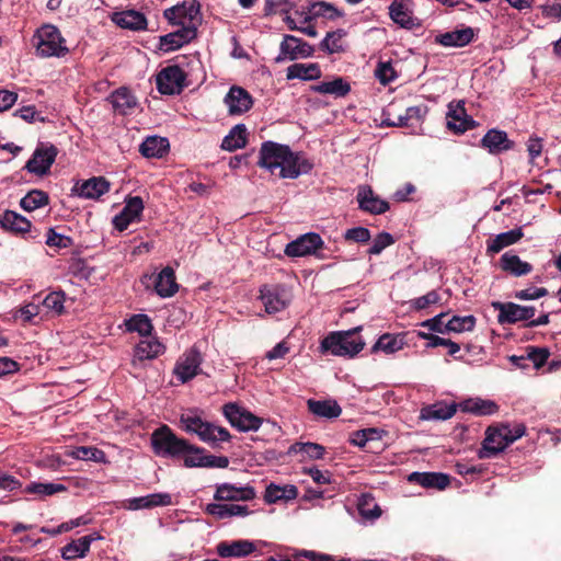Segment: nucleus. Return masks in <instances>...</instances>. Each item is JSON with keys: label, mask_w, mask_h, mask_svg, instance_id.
Masks as SVG:
<instances>
[{"label": "nucleus", "mask_w": 561, "mask_h": 561, "mask_svg": "<svg viewBox=\"0 0 561 561\" xmlns=\"http://www.w3.org/2000/svg\"><path fill=\"white\" fill-rule=\"evenodd\" d=\"M313 47L304 39L294 35L285 34L279 44V53L275 57L277 64L286 60H297L300 58H309L313 55Z\"/></svg>", "instance_id": "10"}, {"label": "nucleus", "mask_w": 561, "mask_h": 561, "mask_svg": "<svg viewBox=\"0 0 561 561\" xmlns=\"http://www.w3.org/2000/svg\"><path fill=\"white\" fill-rule=\"evenodd\" d=\"M31 226L32 224L28 219L13 210H5L0 215V227L4 230L24 233L30 231Z\"/></svg>", "instance_id": "40"}, {"label": "nucleus", "mask_w": 561, "mask_h": 561, "mask_svg": "<svg viewBox=\"0 0 561 561\" xmlns=\"http://www.w3.org/2000/svg\"><path fill=\"white\" fill-rule=\"evenodd\" d=\"M163 15L171 24L181 27L192 26L197 33L201 12L199 3L196 0H184L182 3L167 9Z\"/></svg>", "instance_id": "6"}, {"label": "nucleus", "mask_w": 561, "mask_h": 561, "mask_svg": "<svg viewBox=\"0 0 561 561\" xmlns=\"http://www.w3.org/2000/svg\"><path fill=\"white\" fill-rule=\"evenodd\" d=\"M423 118L422 108L419 106H411L405 110L403 115H399L392 123H387V126L405 127L409 126V121L420 123Z\"/></svg>", "instance_id": "56"}, {"label": "nucleus", "mask_w": 561, "mask_h": 561, "mask_svg": "<svg viewBox=\"0 0 561 561\" xmlns=\"http://www.w3.org/2000/svg\"><path fill=\"white\" fill-rule=\"evenodd\" d=\"M256 497L255 489L250 485L220 483L216 485L214 499L218 502H248Z\"/></svg>", "instance_id": "14"}, {"label": "nucleus", "mask_w": 561, "mask_h": 561, "mask_svg": "<svg viewBox=\"0 0 561 561\" xmlns=\"http://www.w3.org/2000/svg\"><path fill=\"white\" fill-rule=\"evenodd\" d=\"M255 551L254 542L245 539L231 542L222 541L217 545V553L222 558H243Z\"/></svg>", "instance_id": "25"}, {"label": "nucleus", "mask_w": 561, "mask_h": 561, "mask_svg": "<svg viewBox=\"0 0 561 561\" xmlns=\"http://www.w3.org/2000/svg\"><path fill=\"white\" fill-rule=\"evenodd\" d=\"M394 243L393 237L388 232H380L374 239L368 253L373 255L380 254L386 248L390 247Z\"/></svg>", "instance_id": "62"}, {"label": "nucleus", "mask_w": 561, "mask_h": 561, "mask_svg": "<svg viewBox=\"0 0 561 561\" xmlns=\"http://www.w3.org/2000/svg\"><path fill=\"white\" fill-rule=\"evenodd\" d=\"M151 445L160 457H181L188 448V442L178 437L168 425H162L151 434Z\"/></svg>", "instance_id": "5"}, {"label": "nucleus", "mask_w": 561, "mask_h": 561, "mask_svg": "<svg viewBox=\"0 0 561 561\" xmlns=\"http://www.w3.org/2000/svg\"><path fill=\"white\" fill-rule=\"evenodd\" d=\"M473 125L474 121L466 114L465 108L460 104L456 108L449 106L447 114V126L449 129L460 134L471 129Z\"/></svg>", "instance_id": "36"}, {"label": "nucleus", "mask_w": 561, "mask_h": 561, "mask_svg": "<svg viewBox=\"0 0 561 561\" xmlns=\"http://www.w3.org/2000/svg\"><path fill=\"white\" fill-rule=\"evenodd\" d=\"M462 412L471 413L478 416L493 415L499 411L495 401L482 398H469L459 403Z\"/></svg>", "instance_id": "27"}, {"label": "nucleus", "mask_w": 561, "mask_h": 561, "mask_svg": "<svg viewBox=\"0 0 561 561\" xmlns=\"http://www.w3.org/2000/svg\"><path fill=\"white\" fill-rule=\"evenodd\" d=\"M142 210L144 202L141 197H127L125 201V206L121 213L113 218L114 227L119 231H124L131 222L138 221L140 219Z\"/></svg>", "instance_id": "18"}, {"label": "nucleus", "mask_w": 561, "mask_h": 561, "mask_svg": "<svg viewBox=\"0 0 561 561\" xmlns=\"http://www.w3.org/2000/svg\"><path fill=\"white\" fill-rule=\"evenodd\" d=\"M389 15L396 24L408 30L420 25L419 20L413 15L412 0H393L389 5Z\"/></svg>", "instance_id": "19"}, {"label": "nucleus", "mask_w": 561, "mask_h": 561, "mask_svg": "<svg viewBox=\"0 0 561 561\" xmlns=\"http://www.w3.org/2000/svg\"><path fill=\"white\" fill-rule=\"evenodd\" d=\"M446 313L442 312L435 317L427 319L421 323V327L442 334L448 333L447 322H445Z\"/></svg>", "instance_id": "63"}, {"label": "nucleus", "mask_w": 561, "mask_h": 561, "mask_svg": "<svg viewBox=\"0 0 561 561\" xmlns=\"http://www.w3.org/2000/svg\"><path fill=\"white\" fill-rule=\"evenodd\" d=\"M380 438V433L377 428H365L359 430L351 434L350 442L354 446L365 447L370 440H377Z\"/></svg>", "instance_id": "57"}, {"label": "nucleus", "mask_w": 561, "mask_h": 561, "mask_svg": "<svg viewBox=\"0 0 561 561\" xmlns=\"http://www.w3.org/2000/svg\"><path fill=\"white\" fill-rule=\"evenodd\" d=\"M108 101L115 113L121 115L131 114L138 105L136 96L125 87L118 88L108 96Z\"/></svg>", "instance_id": "23"}, {"label": "nucleus", "mask_w": 561, "mask_h": 561, "mask_svg": "<svg viewBox=\"0 0 561 561\" xmlns=\"http://www.w3.org/2000/svg\"><path fill=\"white\" fill-rule=\"evenodd\" d=\"M112 21L117 26L130 31H144L147 27L146 16L135 10L116 12L113 14Z\"/></svg>", "instance_id": "26"}, {"label": "nucleus", "mask_w": 561, "mask_h": 561, "mask_svg": "<svg viewBox=\"0 0 561 561\" xmlns=\"http://www.w3.org/2000/svg\"><path fill=\"white\" fill-rule=\"evenodd\" d=\"M154 289L162 298L172 297L176 294L179 285L175 282V274L172 267L167 266L157 275Z\"/></svg>", "instance_id": "32"}, {"label": "nucleus", "mask_w": 561, "mask_h": 561, "mask_svg": "<svg viewBox=\"0 0 561 561\" xmlns=\"http://www.w3.org/2000/svg\"><path fill=\"white\" fill-rule=\"evenodd\" d=\"M481 144L490 153H500L513 147V141L508 139L507 134L499 129H490L481 139Z\"/></svg>", "instance_id": "31"}, {"label": "nucleus", "mask_w": 561, "mask_h": 561, "mask_svg": "<svg viewBox=\"0 0 561 561\" xmlns=\"http://www.w3.org/2000/svg\"><path fill=\"white\" fill-rule=\"evenodd\" d=\"M493 307L499 310L497 321L502 324L531 320L536 313L535 307L519 306L514 302H494Z\"/></svg>", "instance_id": "16"}, {"label": "nucleus", "mask_w": 561, "mask_h": 561, "mask_svg": "<svg viewBox=\"0 0 561 561\" xmlns=\"http://www.w3.org/2000/svg\"><path fill=\"white\" fill-rule=\"evenodd\" d=\"M473 30L468 26L440 34L436 41L446 47H463L473 39Z\"/></svg>", "instance_id": "35"}, {"label": "nucleus", "mask_w": 561, "mask_h": 561, "mask_svg": "<svg viewBox=\"0 0 561 561\" xmlns=\"http://www.w3.org/2000/svg\"><path fill=\"white\" fill-rule=\"evenodd\" d=\"M364 346L365 342L359 335V328H355L330 333L321 341L320 348L323 353L334 356L354 357Z\"/></svg>", "instance_id": "3"}, {"label": "nucleus", "mask_w": 561, "mask_h": 561, "mask_svg": "<svg viewBox=\"0 0 561 561\" xmlns=\"http://www.w3.org/2000/svg\"><path fill=\"white\" fill-rule=\"evenodd\" d=\"M308 410L318 417L335 419L341 415L342 409L335 400H314L307 401Z\"/></svg>", "instance_id": "34"}, {"label": "nucleus", "mask_w": 561, "mask_h": 561, "mask_svg": "<svg viewBox=\"0 0 561 561\" xmlns=\"http://www.w3.org/2000/svg\"><path fill=\"white\" fill-rule=\"evenodd\" d=\"M375 77L383 85L389 84L397 78V72L391 61H380L375 69Z\"/></svg>", "instance_id": "58"}, {"label": "nucleus", "mask_w": 561, "mask_h": 561, "mask_svg": "<svg viewBox=\"0 0 561 561\" xmlns=\"http://www.w3.org/2000/svg\"><path fill=\"white\" fill-rule=\"evenodd\" d=\"M312 90L321 94H331L336 98H343L351 91V87L342 78H336L332 81L320 82L319 84L313 85Z\"/></svg>", "instance_id": "46"}, {"label": "nucleus", "mask_w": 561, "mask_h": 561, "mask_svg": "<svg viewBox=\"0 0 561 561\" xmlns=\"http://www.w3.org/2000/svg\"><path fill=\"white\" fill-rule=\"evenodd\" d=\"M523 236L524 233L522 228H516L506 232L499 233L494 238L488 240L486 252L490 254L499 253L504 248L518 242Z\"/></svg>", "instance_id": "33"}, {"label": "nucleus", "mask_w": 561, "mask_h": 561, "mask_svg": "<svg viewBox=\"0 0 561 561\" xmlns=\"http://www.w3.org/2000/svg\"><path fill=\"white\" fill-rule=\"evenodd\" d=\"M64 304L65 294L61 291H53L42 301V305L46 310L53 311L57 314H60L64 311Z\"/></svg>", "instance_id": "59"}, {"label": "nucleus", "mask_w": 561, "mask_h": 561, "mask_svg": "<svg viewBox=\"0 0 561 561\" xmlns=\"http://www.w3.org/2000/svg\"><path fill=\"white\" fill-rule=\"evenodd\" d=\"M525 434L526 426L523 423H516L514 426H511L508 423L489 426L485 431L481 448L478 450V457L480 459L493 458Z\"/></svg>", "instance_id": "2"}, {"label": "nucleus", "mask_w": 561, "mask_h": 561, "mask_svg": "<svg viewBox=\"0 0 561 561\" xmlns=\"http://www.w3.org/2000/svg\"><path fill=\"white\" fill-rule=\"evenodd\" d=\"M550 352L546 347H527L526 359L533 362L536 369L541 368L549 358Z\"/></svg>", "instance_id": "60"}, {"label": "nucleus", "mask_w": 561, "mask_h": 561, "mask_svg": "<svg viewBox=\"0 0 561 561\" xmlns=\"http://www.w3.org/2000/svg\"><path fill=\"white\" fill-rule=\"evenodd\" d=\"M186 76L179 65L167 66L156 77L157 89L161 94H179L187 85Z\"/></svg>", "instance_id": "8"}, {"label": "nucleus", "mask_w": 561, "mask_h": 561, "mask_svg": "<svg viewBox=\"0 0 561 561\" xmlns=\"http://www.w3.org/2000/svg\"><path fill=\"white\" fill-rule=\"evenodd\" d=\"M323 248V240L316 232L305 233L289 242L285 248V254L290 257H300L316 254Z\"/></svg>", "instance_id": "15"}, {"label": "nucleus", "mask_w": 561, "mask_h": 561, "mask_svg": "<svg viewBox=\"0 0 561 561\" xmlns=\"http://www.w3.org/2000/svg\"><path fill=\"white\" fill-rule=\"evenodd\" d=\"M409 481L423 488L437 490H444L450 482L449 477L440 472H412L409 476Z\"/></svg>", "instance_id": "30"}, {"label": "nucleus", "mask_w": 561, "mask_h": 561, "mask_svg": "<svg viewBox=\"0 0 561 561\" xmlns=\"http://www.w3.org/2000/svg\"><path fill=\"white\" fill-rule=\"evenodd\" d=\"M224 103L230 116H239L251 110L253 98L245 89L233 85L224 98Z\"/></svg>", "instance_id": "17"}, {"label": "nucleus", "mask_w": 561, "mask_h": 561, "mask_svg": "<svg viewBox=\"0 0 561 561\" xmlns=\"http://www.w3.org/2000/svg\"><path fill=\"white\" fill-rule=\"evenodd\" d=\"M58 150L54 145L41 144L25 164L28 173L37 176L46 175L56 160Z\"/></svg>", "instance_id": "11"}, {"label": "nucleus", "mask_w": 561, "mask_h": 561, "mask_svg": "<svg viewBox=\"0 0 561 561\" xmlns=\"http://www.w3.org/2000/svg\"><path fill=\"white\" fill-rule=\"evenodd\" d=\"M404 336L401 334L385 333L371 347L373 353L382 352L387 355L401 351L404 346Z\"/></svg>", "instance_id": "43"}, {"label": "nucleus", "mask_w": 561, "mask_h": 561, "mask_svg": "<svg viewBox=\"0 0 561 561\" xmlns=\"http://www.w3.org/2000/svg\"><path fill=\"white\" fill-rule=\"evenodd\" d=\"M321 77L318 64H293L286 70V79H299L304 81L317 80Z\"/></svg>", "instance_id": "42"}, {"label": "nucleus", "mask_w": 561, "mask_h": 561, "mask_svg": "<svg viewBox=\"0 0 561 561\" xmlns=\"http://www.w3.org/2000/svg\"><path fill=\"white\" fill-rule=\"evenodd\" d=\"M48 195L39 190L28 192L20 202V206L25 211H33L48 204Z\"/></svg>", "instance_id": "51"}, {"label": "nucleus", "mask_w": 561, "mask_h": 561, "mask_svg": "<svg viewBox=\"0 0 561 561\" xmlns=\"http://www.w3.org/2000/svg\"><path fill=\"white\" fill-rule=\"evenodd\" d=\"M67 490L66 485L61 483L54 482H31L24 489L25 493L36 494L39 497H46L54 495L56 493L65 492Z\"/></svg>", "instance_id": "48"}, {"label": "nucleus", "mask_w": 561, "mask_h": 561, "mask_svg": "<svg viewBox=\"0 0 561 561\" xmlns=\"http://www.w3.org/2000/svg\"><path fill=\"white\" fill-rule=\"evenodd\" d=\"M344 12L337 9L332 3L325 1L313 2L308 8V14L305 16V22H310L311 20L323 18L327 20H336L342 18Z\"/></svg>", "instance_id": "38"}, {"label": "nucleus", "mask_w": 561, "mask_h": 561, "mask_svg": "<svg viewBox=\"0 0 561 561\" xmlns=\"http://www.w3.org/2000/svg\"><path fill=\"white\" fill-rule=\"evenodd\" d=\"M345 32L342 30H337L334 32H329L325 37L320 43V48L328 54H336L344 50L343 47V37Z\"/></svg>", "instance_id": "52"}, {"label": "nucleus", "mask_w": 561, "mask_h": 561, "mask_svg": "<svg viewBox=\"0 0 561 561\" xmlns=\"http://www.w3.org/2000/svg\"><path fill=\"white\" fill-rule=\"evenodd\" d=\"M126 327L130 332H138L142 336L150 335L152 331V324L148 316L135 314L127 322Z\"/></svg>", "instance_id": "55"}, {"label": "nucleus", "mask_w": 561, "mask_h": 561, "mask_svg": "<svg viewBox=\"0 0 561 561\" xmlns=\"http://www.w3.org/2000/svg\"><path fill=\"white\" fill-rule=\"evenodd\" d=\"M67 456L79 459L90 460L98 463L106 462V455L103 450L92 446H80L67 451Z\"/></svg>", "instance_id": "47"}, {"label": "nucleus", "mask_w": 561, "mask_h": 561, "mask_svg": "<svg viewBox=\"0 0 561 561\" xmlns=\"http://www.w3.org/2000/svg\"><path fill=\"white\" fill-rule=\"evenodd\" d=\"M476 325V318L473 316H454L447 321V330L449 332L462 333L472 331Z\"/></svg>", "instance_id": "54"}, {"label": "nucleus", "mask_w": 561, "mask_h": 561, "mask_svg": "<svg viewBox=\"0 0 561 561\" xmlns=\"http://www.w3.org/2000/svg\"><path fill=\"white\" fill-rule=\"evenodd\" d=\"M197 437L203 443L217 447L224 442H229L231 435L227 428L206 421L197 434Z\"/></svg>", "instance_id": "29"}, {"label": "nucleus", "mask_w": 561, "mask_h": 561, "mask_svg": "<svg viewBox=\"0 0 561 561\" xmlns=\"http://www.w3.org/2000/svg\"><path fill=\"white\" fill-rule=\"evenodd\" d=\"M247 144V127L244 124L233 126L229 134L225 136L221 142V149L226 151H234L241 149Z\"/></svg>", "instance_id": "45"}, {"label": "nucleus", "mask_w": 561, "mask_h": 561, "mask_svg": "<svg viewBox=\"0 0 561 561\" xmlns=\"http://www.w3.org/2000/svg\"><path fill=\"white\" fill-rule=\"evenodd\" d=\"M265 312L275 314L285 310L291 301L290 291L279 284H267L260 288V296Z\"/></svg>", "instance_id": "7"}, {"label": "nucleus", "mask_w": 561, "mask_h": 561, "mask_svg": "<svg viewBox=\"0 0 561 561\" xmlns=\"http://www.w3.org/2000/svg\"><path fill=\"white\" fill-rule=\"evenodd\" d=\"M37 55L42 57H62L68 54L66 41L59 30L50 24L43 25L33 37Z\"/></svg>", "instance_id": "4"}, {"label": "nucleus", "mask_w": 561, "mask_h": 561, "mask_svg": "<svg viewBox=\"0 0 561 561\" xmlns=\"http://www.w3.org/2000/svg\"><path fill=\"white\" fill-rule=\"evenodd\" d=\"M457 409L455 404L436 402L434 404L424 407L421 410V419L426 421H446L453 417Z\"/></svg>", "instance_id": "41"}, {"label": "nucleus", "mask_w": 561, "mask_h": 561, "mask_svg": "<svg viewBox=\"0 0 561 561\" xmlns=\"http://www.w3.org/2000/svg\"><path fill=\"white\" fill-rule=\"evenodd\" d=\"M170 148L165 137L149 136L140 145L139 151L146 158H162Z\"/></svg>", "instance_id": "39"}, {"label": "nucleus", "mask_w": 561, "mask_h": 561, "mask_svg": "<svg viewBox=\"0 0 561 561\" xmlns=\"http://www.w3.org/2000/svg\"><path fill=\"white\" fill-rule=\"evenodd\" d=\"M110 182L103 176H93L83 182H77L72 193L87 199H98L110 191Z\"/></svg>", "instance_id": "20"}, {"label": "nucleus", "mask_w": 561, "mask_h": 561, "mask_svg": "<svg viewBox=\"0 0 561 561\" xmlns=\"http://www.w3.org/2000/svg\"><path fill=\"white\" fill-rule=\"evenodd\" d=\"M500 267L512 276L520 277L533 271V265L522 261L520 257L512 251L505 252L500 259Z\"/></svg>", "instance_id": "28"}, {"label": "nucleus", "mask_w": 561, "mask_h": 561, "mask_svg": "<svg viewBox=\"0 0 561 561\" xmlns=\"http://www.w3.org/2000/svg\"><path fill=\"white\" fill-rule=\"evenodd\" d=\"M185 467L226 468L229 460L225 456L206 455L204 449L188 443V448L181 455Z\"/></svg>", "instance_id": "12"}, {"label": "nucleus", "mask_w": 561, "mask_h": 561, "mask_svg": "<svg viewBox=\"0 0 561 561\" xmlns=\"http://www.w3.org/2000/svg\"><path fill=\"white\" fill-rule=\"evenodd\" d=\"M293 9L289 0H265L264 14L272 15L276 13L287 14Z\"/></svg>", "instance_id": "61"}, {"label": "nucleus", "mask_w": 561, "mask_h": 561, "mask_svg": "<svg viewBox=\"0 0 561 561\" xmlns=\"http://www.w3.org/2000/svg\"><path fill=\"white\" fill-rule=\"evenodd\" d=\"M46 244L58 249H66L72 244L70 237L57 233L54 229H49L46 236Z\"/></svg>", "instance_id": "64"}, {"label": "nucleus", "mask_w": 561, "mask_h": 561, "mask_svg": "<svg viewBox=\"0 0 561 561\" xmlns=\"http://www.w3.org/2000/svg\"><path fill=\"white\" fill-rule=\"evenodd\" d=\"M164 346L156 339H145L136 345V356L139 359H151L161 354Z\"/></svg>", "instance_id": "50"}, {"label": "nucleus", "mask_w": 561, "mask_h": 561, "mask_svg": "<svg viewBox=\"0 0 561 561\" xmlns=\"http://www.w3.org/2000/svg\"><path fill=\"white\" fill-rule=\"evenodd\" d=\"M256 163L272 174L277 172L279 178L293 180L308 174L313 168L302 152L293 151L289 146L272 140L262 142Z\"/></svg>", "instance_id": "1"}, {"label": "nucleus", "mask_w": 561, "mask_h": 561, "mask_svg": "<svg viewBox=\"0 0 561 561\" xmlns=\"http://www.w3.org/2000/svg\"><path fill=\"white\" fill-rule=\"evenodd\" d=\"M205 422L203 412L198 409L185 410L180 415V426L188 434L197 435Z\"/></svg>", "instance_id": "44"}, {"label": "nucleus", "mask_w": 561, "mask_h": 561, "mask_svg": "<svg viewBox=\"0 0 561 561\" xmlns=\"http://www.w3.org/2000/svg\"><path fill=\"white\" fill-rule=\"evenodd\" d=\"M357 202L359 208L370 214H383L389 209L388 202L379 198L373 190L367 186H359L357 192Z\"/></svg>", "instance_id": "21"}, {"label": "nucleus", "mask_w": 561, "mask_h": 561, "mask_svg": "<svg viewBox=\"0 0 561 561\" xmlns=\"http://www.w3.org/2000/svg\"><path fill=\"white\" fill-rule=\"evenodd\" d=\"M324 447L317 443H295L289 449V455L300 454L302 457L310 459H321L324 456Z\"/></svg>", "instance_id": "49"}, {"label": "nucleus", "mask_w": 561, "mask_h": 561, "mask_svg": "<svg viewBox=\"0 0 561 561\" xmlns=\"http://www.w3.org/2000/svg\"><path fill=\"white\" fill-rule=\"evenodd\" d=\"M203 357L196 347L187 350L176 362L173 374L182 383L187 382L201 373Z\"/></svg>", "instance_id": "13"}, {"label": "nucleus", "mask_w": 561, "mask_h": 561, "mask_svg": "<svg viewBox=\"0 0 561 561\" xmlns=\"http://www.w3.org/2000/svg\"><path fill=\"white\" fill-rule=\"evenodd\" d=\"M298 495V489L294 484L278 485L270 483L264 493V501L267 504H274L278 501L295 500Z\"/></svg>", "instance_id": "37"}, {"label": "nucleus", "mask_w": 561, "mask_h": 561, "mask_svg": "<svg viewBox=\"0 0 561 561\" xmlns=\"http://www.w3.org/2000/svg\"><path fill=\"white\" fill-rule=\"evenodd\" d=\"M99 539H101V536L98 533H93L72 540L61 548V557L65 560L84 558L90 550L91 543Z\"/></svg>", "instance_id": "24"}, {"label": "nucleus", "mask_w": 561, "mask_h": 561, "mask_svg": "<svg viewBox=\"0 0 561 561\" xmlns=\"http://www.w3.org/2000/svg\"><path fill=\"white\" fill-rule=\"evenodd\" d=\"M225 417L231 426L240 432L257 431L262 425V419L254 415L237 403H227L222 408Z\"/></svg>", "instance_id": "9"}, {"label": "nucleus", "mask_w": 561, "mask_h": 561, "mask_svg": "<svg viewBox=\"0 0 561 561\" xmlns=\"http://www.w3.org/2000/svg\"><path fill=\"white\" fill-rule=\"evenodd\" d=\"M196 34L192 26H180L179 30L160 37L159 48L163 51L175 50L194 39Z\"/></svg>", "instance_id": "22"}, {"label": "nucleus", "mask_w": 561, "mask_h": 561, "mask_svg": "<svg viewBox=\"0 0 561 561\" xmlns=\"http://www.w3.org/2000/svg\"><path fill=\"white\" fill-rule=\"evenodd\" d=\"M358 513L365 520L374 522L381 515L380 507L374 502V499L364 495L358 502Z\"/></svg>", "instance_id": "53"}]
</instances>
